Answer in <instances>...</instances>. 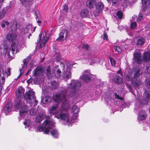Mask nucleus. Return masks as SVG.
<instances>
[{
	"mask_svg": "<svg viewBox=\"0 0 150 150\" xmlns=\"http://www.w3.org/2000/svg\"><path fill=\"white\" fill-rule=\"evenodd\" d=\"M5 71V76H6V74H7V76H9L10 75V68H8L7 69V71L6 72V70H4Z\"/></svg>",
	"mask_w": 150,
	"mask_h": 150,
	"instance_id": "5fc2aeb1",
	"label": "nucleus"
},
{
	"mask_svg": "<svg viewBox=\"0 0 150 150\" xmlns=\"http://www.w3.org/2000/svg\"><path fill=\"white\" fill-rule=\"evenodd\" d=\"M146 113L145 111L140 112L139 113L138 119L140 120H144L146 118Z\"/></svg>",
	"mask_w": 150,
	"mask_h": 150,
	"instance_id": "7c9ffc66",
	"label": "nucleus"
},
{
	"mask_svg": "<svg viewBox=\"0 0 150 150\" xmlns=\"http://www.w3.org/2000/svg\"><path fill=\"white\" fill-rule=\"evenodd\" d=\"M67 93V90H65L63 92H62L61 94H56L53 96L54 102L59 103L61 101L62 102L61 110L67 111L69 108L70 106L68 103L65 95Z\"/></svg>",
	"mask_w": 150,
	"mask_h": 150,
	"instance_id": "f257e3e1",
	"label": "nucleus"
},
{
	"mask_svg": "<svg viewBox=\"0 0 150 150\" xmlns=\"http://www.w3.org/2000/svg\"><path fill=\"white\" fill-rule=\"evenodd\" d=\"M108 2L112 1L113 4H118L119 1H120V0H107Z\"/></svg>",
	"mask_w": 150,
	"mask_h": 150,
	"instance_id": "8fccbe9b",
	"label": "nucleus"
},
{
	"mask_svg": "<svg viewBox=\"0 0 150 150\" xmlns=\"http://www.w3.org/2000/svg\"><path fill=\"white\" fill-rule=\"evenodd\" d=\"M35 96L34 92L32 90H29L25 93L24 97L26 101L29 103L32 102V99H34Z\"/></svg>",
	"mask_w": 150,
	"mask_h": 150,
	"instance_id": "9d476101",
	"label": "nucleus"
},
{
	"mask_svg": "<svg viewBox=\"0 0 150 150\" xmlns=\"http://www.w3.org/2000/svg\"><path fill=\"white\" fill-rule=\"evenodd\" d=\"M21 45L18 42L16 44V43L12 44L10 47L8 54L9 58H12L14 57V54H15L18 51L17 50V47L20 46Z\"/></svg>",
	"mask_w": 150,
	"mask_h": 150,
	"instance_id": "39448f33",
	"label": "nucleus"
},
{
	"mask_svg": "<svg viewBox=\"0 0 150 150\" xmlns=\"http://www.w3.org/2000/svg\"><path fill=\"white\" fill-rule=\"evenodd\" d=\"M137 17L135 16H134L132 17V19L131 20V24L130 28L131 29H134L137 26L136 23L135 22V19L137 18Z\"/></svg>",
	"mask_w": 150,
	"mask_h": 150,
	"instance_id": "a878e982",
	"label": "nucleus"
},
{
	"mask_svg": "<svg viewBox=\"0 0 150 150\" xmlns=\"http://www.w3.org/2000/svg\"><path fill=\"white\" fill-rule=\"evenodd\" d=\"M134 59L138 64H140L142 59L141 57V54L140 52H135L134 53Z\"/></svg>",
	"mask_w": 150,
	"mask_h": 150,
	"instance_id": "2eb2a0df",
	"label": "nucleus"
},
{
	"mask_svg": "<svg viewBox=\"0 0 150 150\" xmlns=\"http://www.w3.org/2000/svg\"><path fill=\"white\" fill-rule=\"evenodd\" d=\"M116 15L119 19L122 18L123 16L122 13L120 11H118L116 13Z\"/></svg>",
	"mask_w": 150,
	"mask_h": 150,
	"instance_id": "de8ad7c7",
	"label": "nucleus"
},
{
	"mask_svg": "<svg viewBox=\"0 0 150 150\" xmlns=\"http://www.w3.org/2000/svg\"><path fill=\"white\" fill-rule=\"evenodd\" d=\"M1 26L3 28H4L5 27V23H3L1 24Z\"/></svg>",
	"mask_w": 150,
	"mask_h": 150,
	"instance_id": "774afa93",
	"label": "nucleus"
},
{
	"mask_svg": "<svg viewBox=\"0 0 150 150\" xmlns=\"http://www.w3.org/2000/svg\"><path fill=\"white\" fill-rule=\"evenodd\" d=\"M29 113L30 115L32 116H34L36 115V109L34 108L30 109Z\"/></svg>",
	"mask_w": 150,
	"mask_h": 150,
	"instance_id": "a19ab883",
	"label": "nucleus"
},
{
	"mask_svg": "<svg viewBox=\"0 0 150 150\" xmlns=\"http://www.w3.org/2000/svg\"><path fill=\"white\" fill-rule=\"evenodd\" d=\"M52 100V98L49 96H47L45 97L43 100L42 102L44 103H46L50 102Z\"/></svg>",
	"mask_w": 150,
	"mask_h": 150,
	"instance_id": "58836bf2",
	"label": "nucleus"
},
{
	"mask_svg": "<svg viewBox=\"0 0 150 150\" xmlns=\"http://www.w3.org/2000/svg\"><path fill=\"white\" fill-rule=\"evenodd\" d=\"M29 60V57H27L26 59H24L23 61V64L22 66V69H20V74L18 77V79L21 76V74L22 72V71H23L24 69L26 68L28 64L27 62Z\"/></svg>",
	"mask_w": 150,
	"mask_h": 150,
	"instance_id": "412c9836",
	"label": "nucleus"
},
{
	"mask_svg": "<svg viewBox=\"0 0 150 150\" xmlns=\"http://www.w3.org/2000/svg\"><path fill=\"white\" fill-rule=\"evenodd\" d=\"M42 73V69L40 67H38L33 71V75L35 76L40 75Z\"/></svg>",
	"mask_w": 150,
	"mask_h": 150,
	"instance_id": "393cba45",
	"label": "nucleus"
},
{
	"mask_svg": "<svg viewBox=\"0 0 150 150\" xmlns=\"http://www.w3.org/2000/svg\"><path fill=\"white\" fill-rule=\"evenodd\" d=\"M84 48L86 49L87 50H88L89 49V46L88 44H86L83 46Z\"/></svg>",
	"mask_w": 150,
	"mask_h": 150,
	"instance_id": "052dcab7",
	"label": "nucleus"
},
{
	"mask_svg": "<svg viewBox=\"0 0 150 150\" xmlns=\"http://www.w3.org/2000/svg\"><path fill=\"white\" fill-rule=\"evenodd\" d=\"M46 33L44 32L39 35V40H38L36 44H38L39 42L40 43L39 48H42L45 44L46 42L48 40L49 38L46 37Z\"/></svg>",
	"mask_w": 150,
	"mask_h": 150,
	"instance_id": "0eeeda50",
	"label": "nucleus"
},
{
	"mask_svg": "<svg viewBox=\"0 0 150 150\" xmlns=\"http://www.w3.org/2000/svg\"><path fill=\"white\" fill-rule=\"evenodd\" d=\"M47 74L49 78H51L52 76V74H51L50 67H48L46 69Z\"/></svg>",
	"mask_w": 150,
	"mask_h": 150,
	"instance_id": "79ce46f5",
	"label": "nucleus"
},
{
	"mask_svg": "<svg viewBox=\"0 0 150 150\" xmlns=\"http://www.w3.org/2000/svg\"><path fill=\"white\" fill-rule=\"evenodd\" d=\"M54 123L52 119L50 118H48L45 121L43 124L40 126L36 130L37 132H42L44 130V133L47 134L52 127L54 126Z\"/></svg>",
	"mask_w": 150,
	"mask_h": 150,
	"instance_id": "f03ea898",
	"label": "nucleus"
},
{
	"mask_svg": "<svg viewBox=\"0 0 150 150\" xmlns=\"http://www.w3.org/2000/svg\"><path fill=\"white\" fill-rule=\"evenodd\" d=\"M145 40L144 38H141L138 39L137 41V45L139 46H142L144 43Z\"/></svg>",
	"mask_w": 150,
	"mask_h": 150,
	"instance_id": "c9c22d12",
	"label": "nucleus"
},
{
	"mask_svg": "<svg viewBox=\"0 0 150 150\" xmlns=\"http://www.w3.org/2000/svg\"><path fill=\"white\" fill-rule=\"evenodd\" d=\"M67 65V66L68 67L69 66V67H71V64H69V62H66V63H65V62H64Z\"/></svg>",
	"mask_w": 150,
	"mask_h": 150,
	"instance_id": "69168bd1",
	"label": "nucleus"
},
{
	"mask_svg": "<svg viewBox=\"0 0 150 150\" xmlns=\"http://www.w3.org/2000/svg\"><path fill=\"white\" fill-rule=\"evenodd\" d=\"M103 39L105 40H108V38L107 34L105 33H104L103 35Z\"/></svg>",
	"mask_w": 150,
	"mask_h": 150,
	"instance_id": "4d7b16f0",
	"label": "nucleus"
},
{
	"mask_svg": "<svg viewBox=\"0 0 150 150\" xmlns=\"http://www.w3.org/2000/svg\"><path fill=\"white\" fill-rule=\"evenodd\" d=\"M142 10L144 12H146L147 15H149L150 8V0H142Z\"/></svg>",
	"mask_w": 150,
	"mask_h": 150,
	"instance_id": "6e6552de",
	"label": "nucleus"
},
{
	"mask_svg": "<svg viewBox=\"0 0 150 150\" xmlns=\"http://www.w3.org/2000/svg\"><path fill=\"white\" fill-rule=\"evenodd\" d=\"M113 81L116 83H122V79L118 76H115L114 78L113 79Z\"/></svg>",
	"mask_w": 150,
	"mask_h": 150,
	"instance_id": "e433bc0d",
	"label": "nucleus"
},
{
	"mask_svg": "<svg viewBox=\"0 0 150 150\" xmlns=\"http://www.w3.org/2000/svg\"><path fill=\"white\" fill-rule=\"evenodd\" d=\"M145 72L148 74L150 73V67L149 66H147L146 67V69L145 70Z\"/></svg>",
	"mask_w": 150,
	"mask_h": 150,
	"instance_id": "3c124183",
	"label": "nucleus"
},
{
	"mask_svg": "<svg viewBox=\"0 0 150 150\" xmlns=\"http://www.w3.org/2000/svg\"><path fill=\"white\" fill-rule=\"evenodd\" d=\"M68 35V31L66 30H63L59 33V36L56 40L57 41L65 40Z\"/></svg>",
	"mask_w": 150,
	"mask_h": 150,
	"instance_id": "ddd939ff",
	"label": "nucleus"
},
{
	"mask_svg": "<svg viewBox=\"0 0 150 150\" xmlns=\"http://www.w3.org/2000/svg\"><path fill=\"white\" fill-rule=\"evenodd\" d=\"M146 86L149 88H150V79H147L146 81Z\"/></svg>",
	"mask_w": 150,
	"mask_h": 150,
	"instance_id": "864d4df0",
	"label": "nucleus"
},
{
	"mask_svg": "<svg viewBox=\"0 0 150 150\" xmlns=\"http://www.w3.org/2000/svg\"><path fill=\"white\" fill-rule=\"evenodd\" d=\"M63 74L64 76L67 79H69L71 78V73L69 70L66 71H64Z\"/></svg>",
	"mask_w": 150,
	"mask_h": 150,
	"instance_id": "4c0bfd02",
	"label": "nucleus"
},
{
	"mask_svg": "<svg viewBox=\"0 0 150 150\" xmlns=\"http://www.w3.org/2000/svg\"><path fill=\"white\" fill-rule=\"evenodd\" d=\"M114 49L115 51L117 52H120L122 51L121 49L118 46H114Z\"/></svg>",
	"mask_w": 150,
	"mask_h": 150,
	"instance_id": "49530a36",
	"label": "nucleus"
},
{
	"mask_svg": "<svg viewBox=\"0 0 150 150\" xmlns=\"http://www.w3.org/2000/svg\"><path fill=\"white\" fill-rule=\"evenodd\" d=\"M127 87L128 88V89L130 90H131L132 89V87H131V86L129 85H127Z\"/></svg>",
	"mask_w": 150,
	"mask_h": 150,
	"instance_id": "0e129e2a",
	"label": "nucleus"
},
{
	"mask_svg": "<svg viewBox=\"0 0 150 150\" xmlns=\"http://www.w3.org/2000/svg\"><path fill=\"white\" fill-rule=\"evenodd\" d=\"M130 71L132 72V76L133 78L137 79L139 78L142 73L140 68H136L134 69L133 71L131 70H129L128 73L127 75H129V73Z\"/></svg>",
	"mask_w": 150,
	"mask_h": 150,
	"instance_id": "9b49d317",
	"label": "nucleus"
},
{
	"mask_svg": "<svg viewBox=\"0 0 150 150\" xmlns=\"http://www.w3.org/2000/svg\"><path fill=\"white\" fill-rule=\"evenodd\" d=\"M35 27L33 28L31 24H29L25 28V30H27V31H26V32L28 33H29V36L28 37L29 38V37L30 35H31V33H33L35 31Z\"/></svg>",
	"mask_w": 150,
	"mask_h": 150,
	"instance_id": "a211bd4d",
	"label": "nucleus"
},
{
	"mask_svg": "<svg viewBox=\"0 0 150 150\" xmlns=\"http://www.w3.org/2000/svg\"><path fill=\"white\" fill-rule=\"evenodd\" d=\"M35 96L34 98V99H32V102H29V103H30L31 104L35 103V104H36L38 103V101L37 100H35Z\"/></svg>",
	"mask_w": 150,
	"mask_h": 150,
	"instance_id": "6e6d98bb",
	"label": "nucleus"
},
{
	"mask_svg": "<svg viewBox=\"0 0 150 150\" xmlns=\"http://www.w3.org/2000/svg\"><path fill=\"white\" fill-rule=\"evenodd\" d=\"M51 134L54 137L57 138L58 137V133L56 129H52L50 132Z\"/></svg>",
	"mask_w": 150,
	"mask_h": 150,
	"instance_id": "f704fd0d",
	"label": "nucleus"
},
{
	"mask_svg": "<svg viewBox=\"0 0 150 150\" xmlns=\"http://www.w3.org/2000/svg\"><path fill=\"white\" fill-rule=\"evenodd\" d=\"M90 73V70H87L85 71L83 75L80 77L81 79L86 82H87L91 79L89 74Z\"/></svg>",
	"mask_w": 150,
	"mask_h": 150,
	"instance_id": "4468645a",
	"label": "nucleus"
},
{
	"mask_svg": "<svg viewBox=\"0 0 150 150\" xmlns=\"http://www.w3.org/2000/svg\"><path fill=\"white\" fill-rule=\"evenodd\" d=\"M23 104V103L21 105L20 107L18 108H16V103H15V108L17 109H18L20 108V115L21 117H24L25 115H27V112L29 110V109L28 107L24 105L22 106Z\"/></svg>",
	"mask_w": 150,
	"mask_h": 150,
	"instance_id": "1a4fd4ad",
	"label": "nucleus"
},
{
	"mask_svg": "<svg viewBox=\"0 0 150 150\" xmlns=\"http://www.w3.org/2000/svg\"><path fill=\"white\" fill-rule=\"evenodd\" d=\"M144 97L146 101H147L149 100L150 99V96L149 91H145L144 94Z\"/></svg>",
	"mask_w": 150,
	"mask_h": 150,
	"instance_id": "473e14b6",
	"label": "nucleus"
},
{
	"mask_svg": "<svg viewBox=\"0 0 150 150\" xmlns=\"http://www.w3.org/2000/svg\"><path fill=\"white\" fill-rule=\"evenodd\" d=\"M104 8V5L102 3L99 2L96 6V10L98 12H101Z\"/></svg>",
	"mask_w": 150,
	"mask_h": 150,
	"instance_id": "c756f323",
	"label": "nucleus"
},
{
	"mask_svg": "<svg viewBox=\"0 0 150 150\" xmlns=\"http://www.w3.org/2000/svg\"><path fill=\"white\" fill-rule=\"evenodd\" d=\"M24 92V90L22 87L18 88L16 91L17 96L15 102L16 103V108H18L23 103V98Z\"/></svg>",
	"mask_w": 150,
	"mask_h": 150,
	"instance_id": "7ed1b4c3",
	"label": "nucleus"
},
{
	"mask_svg": "<svg viewBox=\"0 0 150 150\" xmlns=\"http://www.w3.org/2000/svg\"><path fill=\"white\" fill-rule=\"evenodd\" d=\"M96 0H88L86 2L87 6L90 9H92L96 4Z\"/></svg>",
	"mask_w": 150,
	"mask_h": 150,
	"instance_id": "4be33fe9",
	"label": "nucleus"
},
{
	"mask_svg": "<svg viewBox=\"0 0 150 150\" xmlns=\"http://www.w3.org/2000/svg\"><path fill=\"white\" fill-rule=\"evenodd\" d=\"M4 23L5 25L6 24V25H8L9 24V22L7 21H5Z\"/></svg>",
	"mask_w": 150,
	"mask_h": 150,
	"instance_id": "338daca9",
	"label": "nucleus"
},
{
	"mask_svg": "<svg viewBox=\"0 0 150 150\" xmlns=\"http://www.w3.org/2000/svg\"><path fill=\"white\" fill-rule=\"evenodd\" d=\"M51 84L53 88L55 89L58 87V83L56 81H53L52 82Z\"/></svg>",
	"mask_w": 150,
	"mask_h": 150,
	"instance_id": "37998d69",
	"label": "nucleus"
},
{
	"mask_svg": "<svg viewBox=\"0 0 150 150\" xmlns=\"http://www.w3.org/2000/svg\"><path fill=\"white\" fill-rule=\"evenodd\" d=\"M58 119L60 118L61 120H64L66 122V124L68 126H71L72 124L76 122L74 118H71L69 117V115L67 113L61 112L59 115H57L55 116Z\"/></svg>",
	"mask_w": 150,
	"mask_h": 150,
	"instance_id": "20e7f679",
	"label": "nucleus"
},
{
	"mask_svg": "<svg viewBox=\"0 0 150 150\" xmlns=\"http://www.w3.org/2000/svg\"><path fill=\"white\" fill-rule=\"evenodd\" d=\"M81 86L80 83L78 81L72 80L70 83L69 87L74 93L75 91L79 89Z\"/></svg>",
	"mask_w": 150,
	"mask_h": 150,
	"instance_id": "f8f14e48",
	"label": "nucleus"
},
{
	"mask_svg": "<svg viewBox=\"0 0 150 150\" xmlns=\"http://www.w3.org/2000/svg\"><path fill=\"white\" fill-rule=\"evenodd\" d=\"M57 107L58 105L57 104L55 105L52 106L49 110L50 113L53 115H57L58 113V112L56 110Z\"/></svg>",
	"mask_w": 150,
	"mask_h": 150,
	"instance_id": "b1692460",
	"label": "nucleus"
},
{
	"mask_svg": "<svg viewBox=\"0 0 150 150\" xmlns=\"http://www.w3.org/2000/svg\"><path fill=\"white\" fill-rule=\"evenodd\" d=\"M52 72L54 74L57 78H59L61 75V72L59 70L58 67V66H57L54 67L53 68Z\"/></svg>",
	"mask_w": 150,
	"mask_h": 150,
	"instance_id": "aec40b11",
	"label": "nucleus"
},
{
	"mask_svg": "<svg viewBox=\"0 0 150 150\" xmlns=\"http://www.w3.org/2000/svg\"><path fill=\"white\" fill-rule=\"evenodd\" d=\"M143 59L145 62H147L150 59V53L146 52L143 54Z\"/></svg>",
	"mask_w": 150,
	"mask_h": 150,
	"instance_id": "cd10ccee",
	"label": "nucleus"
},
{
	"mask_svg": "<svg viewBox=\"0 0 150 150\" xmlns=\"http://www.w3.org/2000/svg\"><path fill=\"white\" fill-rule=\"evenodd\" d=\"M132 71H130L129 73V75H126V79L127 81H131L132 85L134 87H138L141 85V82L140 81L137 79L132 78Z\"/></svg>",
	"mask_w": 150,
	"mask_h": 150,
	"instance_id": "423d86ee",
	"label": "nucleus"
},
{
	"mask_svg": "<svg viewBox=\"0 0 150 150\" xmlns=\"http://www.w3.org/2000/svg\"><path fill=\"white\" fill-rule=\"evenodd\" d=\"M32 0H20L22 5L24 6H29L31 4Z\"/></svg>",
	"mask_w": 150,
	"mask_h": 150,
	"instance_id": "bb28decb",
	"label": "nucleus"
},
{
	"mask_svg": "<svg viewBox=\"0 0 150 150\" xmlns=\"http://www.w3.org/2000/svg\"><path fill=\"white\" fill-rule=\"evenodd\" d=\"M115 98H117V99H119L121 100H122L123 98L122 97H120L119 96L117 95L116 93H115Z\"/></svg>",
	"mask_w": 150,
	"mask_h": 150,
	"instance_id": "bf43d9fd",
	"label": "nucleus"
},
{
	"mask_svg": "<svg viewBox=\"0 0 150 150\" xmlns=\"http://www.w3.org/2000/svg\"><path fill=\"white\" fill-rule=\"evenodd\" d=\"M25 28L23 29L22 30V32L23 34H25L26 33H28L26 32V31H27V30H25Z\"/></svg>",
	"mask_w": 150,
	"mask_h": 150,
	"instance_id": "e2e57ef3",
	"label": "nucleus"
},
{
	"mask_svg": "<svg viewBox=\"0 0 150 150\" xmlns=\"http://www.w3.org/2000/svg\"><path fill=\"white\" fill-rule=\"evenodd\" d=\"M6 13V11L4 8H2L0 6V19L3 18Z\"/></svg>",
	"mask_w": 150,
	"mask_h": 150,
	"instance_id": "2f4dec72",
	"label": "nucleus"
},
{
	"mask_svg": "<svg viewBox=\"0 0 150 150\" xmlns=\"http://www.w3.org/2000/svg\"><path fill=\"white\" fill-rule=\"evenodd\" d=\"M54 57L56 59V61H59L61 59V55L59 53H56L54 55Z\"/></svg>",
	"mask_w": 150,
	"mask_h": 150,
	"instance_id": "ea45409f",
	"label": "nucleus"
},
{
	"mask_svg": "<svg viewBox=\"0 0 150 150\" xmlns=\"http://www.w3.org/2000/svg\"><path fill=\"white\" fill-rule=\"evenodd\" d=\"M143 17L142 14V13H140L139 14L138 18L137 19L136 18V19L139 22L142 20L143 19Z\"/></svg>",
	"mask_w": 150,
	"mask_h": 150,
	"instance_id": "09e8293b",
	"label": "nucleus"
},
{
	"mask_svg": "<svg viewBox=\"0 0 150 150\" xmlns=\"http://www.w3.org/2000/svg\"><path fill=\"white\" fill-rule=\"evenodd\" d=\"M89 14V11L87 9H82L80 15L83 18L86 17Z\"/></svg>",
	"mask_w": 150,
	"mask_h": 150,
	"instance_id": "c85d7f7f",
	"label": "nucleus"
},
{
	"mask_svg": "<svg viewBox=\"0 0 150 150\" xmlns=\"http://www.w3.org/2000/svg\"><path fill=\"white\" fill-rule=\"evenodd\" d=\"M12 105L11 103H7L4 108V111L6 114H7L10 112L11 110Z\"/></svg>",
	"mask_w": 150,
	"mask_h": 150,
	"instance_id": "5701e85b",
	"label": "nucleus"
},
{
	"mask_svg": "<svg viewBox=\"0 0 150 150\" xmlns=\"http://www.w3.org/2000/svg\"><path fill=\"white\" fill-rule=\"evenodd\" d=\"M5 68L2 67L0 65V78L2 80V83H3L5 81Z\"/></svg>",
	"mask_w": 150,
	"mask_h": 150,
	"instance_id": "f3484780",
	"label": "nucleus"
},
{
	"mask_svg": "<svg viewBox=\"0 0 150 150\" xmlns=\"http://www.w3.org/2000/svg\"><path fill=\"white\" fill-rule=\"evenodd\" d=\"M109 59L110 60L111 65L112 66H115L116 64V62L115 59L111 57H110L109 58Z\"/></svg>",
	"mask_w": 150,
	"mask_h": 150,
	"instance_id": "a18cd8bd",
	"label": "nucleus"
},
{
	"mask_svg": "<svg viewBox=\"0 0 150 150\" xmlns=\"http://www.w3.org/2000/svg\"><path fill=\"white\" fill-rule=\"evenodd\" d=\"M60 65L61 67H62V69L63 70L64 69L65 67L64 64L62 62H60Z\"/></svg>",
	"mask_w": 150,
	"mask_h": 150,
	"instance_id": "680f3d73",
	"label": "nucleus"
},
{
	"mask_svg": "<svg viewBox=\"0 0 150 150\" xmlns=\"http://www.w3.org/2000/svg\"><path fill=\"white\" fill-rule=\"evenodd\" d=\"M45 115L44 114H41L38 115L36 118V122L38 123L41 122Z\"/></svg>",
	"mask_w": 150,
	"mask_h": 150,
	"instance_id": "72a5a7b5",
	"label": "nucleus"
},
{
	"mask_svg": "<svg viewBox=\"0 0 150 150\" xmlns=\"http://www.w3.org/2000/svg\"><path fill=\"white\" fill-rule=\"evenodd\" d=\"M17 27V23L15 21H13V25L12 26V28H13L14 29H16Z\"/></svg>",
	"mask_w": 150,
	"mask_h": 150,
	"instance_id": "603ef678",
	"label": "nucleus"
},
{
	"mask_svg": "<svg viewBox=\"0 0 150 150\" xmlns=\"http://www.w3.org/2000/svg\"><path fill=\"white\" fill-rule=\"evenodd\" d=\"M63 10L65 12H67L68 10L67 6L66 5L63 6Z\"/></svg>",
	"mask_w": 150,
	"mask_h": 150,
	"instance_id": "13d9d810",
	"label": "nucleus"
},
{
	"mask_svg": "<svg viewBox=\"0 0 150 150\" xmlns=\"http://www.w3.org/2000/svg\"><path fill=\"white\" fill-rule=\"evenodd\" d=\"M24 125L27 127L29 126L30 124V121L29 119L26 120L23 122Z\"/></svg>",
	"mask_w": 150,
	"mask_h": 150,
	"instance_id": "c03bdc74",
	"label": "nucleus"
},
{
	"mask_svg": "<svg viewBox=\"0 0 150 150\" xmlns=\"http://www.w3.org/2000/svg\"><path fill=\"white\" fill-rule=\"evenodd\" d=\"M79 111V109L77 107L76 105H74L72 107L71 109V112H73V115L75 116L74 118L76 121L77 119L78 113Z\"/></svg>",
	"mask_w": 150,
	"mask_h": 150,
	"instance_id": "dca6fc26",
	"label": "nucleus"
},
{
	"mask_svg": "<svg viewBox=\"0 0 150 150\" xmlns=\"http://www.w3.org/2000/svg\"><path fill=\"white\" fill-rule=\"evenodd\" d=\"M17 37V35L15 33L8 34L6 36L7 39L9 41H12L14 40Z\"/></svg>",
	"mask_w": 150,
	"mask_h": 150,
	"instance_id": "6ab92c4d",
	"label": "nucleus"
}]
</instances>
